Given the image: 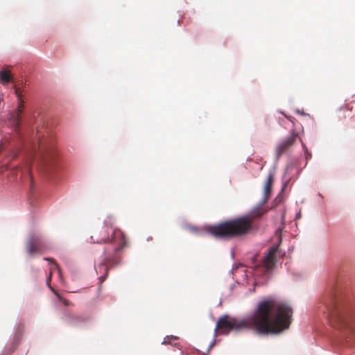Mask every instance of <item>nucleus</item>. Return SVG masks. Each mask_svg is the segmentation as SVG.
Here are the masks:
<instances>
[{
	"label": "nucleus",
	"instance_id": "obj_1",
	"mask_svg": "<svg viewBox=\"0 0 355 355\" xmlns=\"http://www.w3.org/2000/svg\"><path fill=\"white\" fill-rule=\"evenodd\" d=\"M292 309L285 302L273 298L259 302L254 313L243 319L220 317L215 331L228 334L232 330H253L259 334H279L291 324Z\"/></svg>",
	"mask_w": 355,
	"mask_h": 355
},
{
	"label": "nucleus",
	"instance_id": "obj_2",
	"mask_svg": "<svg viewBox=\"0 0 355 355\" xmlns=\"http://www.w3.org/2000/svg\"><path fill=\"white\" fill-rule=\"evenodd\" d=\"M274 175L269 173L263 188V197L261 205L254 209L249 214L228 220L207 227V232L213 236L229 240L241 237L251 232L254 227V222L261 217L267 210L262 206L268 201L272 194V186Z\"/></svg>",
	"mask_w": 355,
	"mask_h": 355
},
{
	"label": "nucleus",
	"instance_id": "obj_3",
	"mask_svg": "<svg viewBox=\"0 0 355 355\" xmlns=\"http://www.w3.org/2000/svg\"><path fill=\"white\" fill-rule=\"evenodd\" d=\"M327 310L331 327L355 338V311L336 301L329 304Z\"/></svg>",
	"mask_w": 355,
	"mask_h": 355
},
{
	"label": "nucleus",
	"instance_id": "obj_4",
	"mask_svg": "<svg viewBox=\"0 0 355 355\" xmlns=\"http://www.w3.org/2000/svg\"><path fill=\"white\" fill-rule=\"evenodd\" d=\"M116 245L112 248H106L104 252V258L98 264L96 272H103L99 277V284H101L107 277L109 270L121 263L120 252L126 245V239L116 243Z\"/></svg>",
	"mask_w": 355,
	"mask_h": 355
},
{
	"label": "nucleus",
	"instance_id": "obj_5",
	"mask_svg": "<svg viewBox=\"0 0 355 355\" xmlns=\"http://www.w3.org/2000/svg\"><path fill=\"white\" fill-rule=\"evenodd\" d=\"M91 239L94 243H118L125 240V234L119 229L114 228L111 224L104 223L93 231Z\"/></svg>",
	"mask_w": 355,
	"mask_h": 355
},
{
	"label": "nucleus",
	"instance_id": "obj_6",
	"mask_svg": "<svg viewBox=\"0 0 355 355\" xmlns=\"http://www.w3.org/2000/svg\"><path fill=\"white\" fill-rule=\"evenodd\" d=\"M282 255V252L278 245H275L270 247L260 263L257 266V270H263L264 272H271L276 266L277 257Z\"/></svg>",
	"mask_w": 355,
	"mask_h": 355
},
{
	"label": "nucleus",
	"instance_id": "obj_7",
	"mask_svg": "<svg viewBox=\"0 0 355 355\" xmlns=\"http://www.w3.org/2000/svg\"><path fill=\"white\" fill-rule=\"evenodd\" d=\"M300 139L298 133L295 130H292L291 135L285 139L282 140L276 147V158L278 159L283 153L288 152Z\"/></svg>",
	"mask_w": 355,
	"mask_h": 355
},
{
	"label": "nucleus",
	"instance_id": "obj_8",
	"mask_svg": "<svg viewBox=\"0 0 355 355\" xmlns=\"http://www.w3.org/2000/svg\"><path fill=\"white\" fill-rule=\"evenodd\" d=\"M43 248L44 243L39 235H31L26 242V250L31 255L39 252Z\"/></svg>",
	"mask_w": 355,
	"mask_h": 355
},
{
	"label": "nucleus",
	"instance_id": "obj_9",
	"mask_svg": "<svg viewBox=\"0 0 355 355\" xmlns=\"http://www.w3.org/2000/svg\"><path fill=\"white\" fill-rule=\"evenodd\" d=\"M22 112L23 111L16 109L10 113V120L12 121L13 125H15L16 128H19V126L21 114Z\"/></svg>",
	"mask_w": 355,
	"mask_h": 355
},
{
	"label": "nucleus",
	"instance_id": "obj_10",
	"mask_svg": "<svg viewBox=\"0 0 355 355\" xmlns=\"http://www.w3.org/2000/svg\"><path fill=\"white\" fill-rule=\"evenodd\" d=\"M0 80L3 84H8L12 80L10 71L6 69L0 71Z\"/></svg>",
	"mask_w": 355,
	"mask_h": 355
},
{
	"label": "nucleus",
	"instance_id": "obj_11",
	"mask_svg": "<svg viewBox=\"0 0 355 355\" xmlns=\"http://www.w3.org/2000/svg\"><path fill=\"white\" fill-rule=\"evenodd\" d=\"M51 276L50 275L48 280H47V284L49 285V288L51 289V291L55 294V295L58 297V298L60 300V302H62L65 306L69 305V302L65 299L63 298L57 291H55L50 285L49 281L51 280Z\"/></svg>",
	"mask_w": 355,
	"mask_h": 355
},
{
	"label": "nucleus",
	"instance_id": "obj_12",
	"mask_svg": "<svg viewBox=\"0 0 355 355\" xmlns=\"http://www.w3.org/2000/svg\"><path fill=\"white\" fill-rule=\"evenodd\" d=\"M80 321H82V320L79 316L69 315L68 317V322L71 325H74L76 322H80Z\"/></svg>",
	"mask_w": 355,
	"mask_h": 355
},
{
	"label": "nucleus",
	"instance_id": "obj_13",
	"mask_svg": "<svg viewBox=\"0 0 355 355\" xmlns=\"http://www.w3.org/2000/svg\"><path fill=\"white\" fill-rule=\"evenodd\" d=\"M176 339H178V338H177L176 336H171V337L167 336V337H166V338H164L163 343H165V344H169V343H171V342L173 340H176Z\"/></svg>",
	"mask_w": 355,
	"mask_h": 355
},
{
	"label": "nucleus",
	"instance_id": "obj_14",
	"mask_svg": "<svg viewBox=\"0 0 355 355\" xmlns=\"http://www.w3.org/2000/svg\"><path fill=\"white\" fill-rule=\"evenodd\" d=\"M18 101V105H17V109L23 111V110H24V100H19V101Z\"/></svg>",
	"mask_w": 355,
	"mask_h": 355
},
{
	"label": "nucleus",
	"instance_id": "obj_15",
	"mask_svg": "<svg viewBox=\"0 0 355 355\" xmlns=\"http://www.w3.org/2000/svg\"><path fill=\"white\" fill-rule=\"evenodd\" d=\"M348 112H349V110L347 109V108L342 109L340 110V113L342 114V117L346 118L347 117L346 113Z\"/></svg>",
	"mask_w": 355,
	"mask_h": 355
},
{
	"label": "nucleus",
	"instance_id": "obj_16",
	"mask_svg": "<svg viewBox=\"0 0 355 355\" xmlns=\"http://www.w3.org/2000/svg\"><path fill=\"white\" fill-rule=\"evenodd\" d=\"M43 162L44 164H47L49 162V157L47 155H43L42 157Z\"/></svg>",
	"mask_w": 355,
	"mask_h": 355
},
{
	"label": "nucleus",
	"instance_id": "obj_17",
	"mask_svg": "<svg viewBox=\"0 0 355 355\" xmlns=\"http://www.w3.org/2000/svg\"><path fill=\"white\" fill-rule=\"evenodd\" d=\"M15 94L16 95V96H18V95H21V92L19 91V89L17 87H15Z\"/></svg>",
	"mask_w": 355,
	"mask_h": 355
},
{
	"label": "nucleus",
	"instance_id": "obj_18",
	"mask_svg": "<svg viewBox=\"0 0 355 355\" xmlns=\"http://www.w3.org/2000/svg\"><path fill=\"white\" fill-rule=\"evenodd\" d=\"M17 101L23 100L22 94L18 95V96H17Z\"/></svg>",
	"mask_w": 355,
	"mask_h": 355
},
{
	"label": "nucleus",
	"instance_id": "obj_19",
	"mask_svg": "<svg viewBox=\"0 0 355 355\" xmlns=\"http://www.w3.org/2000/svg\"><path fill=\"white\" fill-rule=\"evenodd\" d=\"M46 260H48V261H51V259L50 258H45Z\"/></svg>",
	"mask_w": 355,
	"mask_h": 355
},
{
	"label": "nucleus",
	"instance_id": "obj_20",
	"mask_svg": "<svg viewBox=\"0 0 355 355\" xmlns=\"http://www.w3.org/2000/svg\"><path fill=\"white\" fill-rule=\"evenodd\" d=\"M286 117H287L290 121H293L291 120V117H288V116H286Z\"/></svg>",
	"mask_w": 355,
	"mask_h": 355
}]
</instances>
